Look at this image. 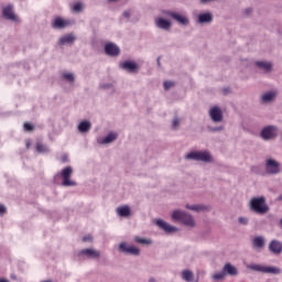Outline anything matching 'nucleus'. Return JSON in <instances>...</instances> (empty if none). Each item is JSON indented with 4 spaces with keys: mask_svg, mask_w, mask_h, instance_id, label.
I'll return each mask as SVG.
<instances>
[{
    "mask_svg": "<svg viewBox=\"0 0 282 282\" xmlns=\"http://www.w3.org/2000/svg\"><path fill=\"white\" fill-rule=\"evenodd\" d=\"M118 135L116 133H109L106 138L102 140V144H109L110 142H113Z\"/></svg>",
    "mask_w": 282,
    "mask_h": 282,
    "instance_id": "28",
    "label": "nucleus"
},
{
    "mask_svg": "<svg viewBox=\"0 0 282 282\" xmlns=\"http://www.w3.org/2000/svg\"><path fill=\"white\" fill-rule=\"evenodd\" d=\"M187 160H197L198 162H210V153L208 152H191L186 155Z\"/></svg>",
    "mask_w": 282,
    "mask_h": 282,
    "instance_id": "5",
    "label": "nucleus"
},
{
    "mask_svg": "<svg viewBox=\"0 0 282 282\" xmlns=\"http://www.w3.org/2000/svg\"><path fill=\"white\" fill-rule=\"evenodd\" d=\"M63 162H67V156H64V158H63Z\"/></svg>",
    "mask_w": 282,
    "mask_h": 282,
    "instance_id": "44",
    "label": "nucleus"
},
{
    "mask_svg": "<svg viewBox=\"0 0 282 282\" xmlns=\"http://www.w3.org/2000/svg\"><path fill=\"white\" fill-rule=\"evenodd\" d=\"M83 11V3L77 2L73 6V12H82Z\"/></svg>",
    "mask_w": 282,
    "mask_h": 282,
    "instance_id": "32",
    "label": "nucleus"
},
{
    "mask_svg": "<svg viewBox=\"0 0 282 282\" xmlns=\"http://www.w3.org/2000/svg\"><path fill=\"white\" fill-rule=\"evenodd\" d=\"M74 174V170L72 166H66L61 171V177L63 180L62 186H76V182L72 181V175Z\"/></svg>",
    "mask_w": 282,
    "mask_h": 282,
    "instance_id": "3",
    "label": "nucleus"
},
{
    "mask_svg": "<svg viewBox=\"0 0 282 282\" xmlns=\"http://www.w3.org/2000/svg\"><path fill=\"white\" fill-rule=\"evenodd\" d=\"M209 116L214 122H221L224 120V115L219 107H214L209 111Z\"/></svg>",
    "mask_w": 282,
    "mask_h": 282,
    "instance_id": "11",
    "label": "nucleus"
},
{
    "mask_svg": "<svg viewBox=\"0 0 282 282\" xmlns=\"http://www.w3.org/2000/svg\"><path fill=\"white\" fill-rule=\"evenodd\" d=\"M135 241H137V243H151V241H149L147 239H143V238H140V237H137Z\"/></svg>",
    "mask_w": 282,
    "mask_h": 282,
    "instance_id": "36",
    "label": "nucleus"
},
{
    "mask_svg": "<svg viewBox=\"0 0 282 282\" xmlns=\"http://www.w3.org/2000/svg\"><path fill=\"white\" fill-rule=\"evenodd\" d=\"M182 279H184V281H187V282L193 281V272L191 270L183 271Z\"/></svg>",
    "mask_w": 282,
    "mask_h": 282,
    "instance_id": "27",
    "label": "nucleus"
},
{
    "mask_svg": "<svg viewBox=\"0 0 282 282\" xmlns=\"http://www.w3.org/2000/svg\"><path fill=\"white\" fill-rule=\"evenodd\" d=\"M252 243L259 250H263V248H265V239L261 236L253 238Z\"/></svg>",
    "mask_w": 282,
    "mask_h": 282,
    "instance_id": "20",
    "label": "nucleus"
},
{
    "mask_svg": "<svg viewBox=\"0 0 282 282\" xmlns=\"http://www.w3.org/2000/svg\"><path fill=\"white\" fill-rule=\"evenodd\" d=\"M119 248L120 250H122L123 252H127L128 254H134L137 257L138 254H140V249H138L134 246L127 247L124 242L120 243Z\"/></svg>",
    "mask_w": 282,
    "mask_h": 282,
    "instance_id": "15",
    "label": "nucleus"
},
{
    "mask_svg": "<svg viewBox=\"0 0 282 282\" xmlns=\"http://www.w3.org/2000/svg\"><path fill=\"white\" fill-rule=\"evenodd\" d=\"M79 257H87V259H98L100 252L95 249H84L79 251Z\"/></svg>",
    "mask_w": 282,
    "mask_h": 282,
    "instance_id": "13",
    "label": "nucleus"
},
{
    "mask_svg": "<svg viewBox=\"0 0 282 282\" xmlns=\"http://www.w3.org/2000/svg\"><path fill=\"white\" fill-rule=\"evenodd\" d=\"M239 223H240V224H248V219H246V218H239Z\"/></svg>",
    "mask_w": 282,
    "mask_h": 282,
    "instance_id": "39",
    "label": "nucleus"
},
{
    "mask_svg": "<svg viewBox=\"0 0 282 282\" xmlns=\"http://www.w3.org/2000/svg\"><path fill=\"white\" fill-rule=\"evenodd\" d=\"M223 271L225 272V274H230V276H237L239 274L237 268H235L230 263H226Z\"/></svg>",
    "mask_w": 282,
    "mask_h": 282,
    "instance_id": "17",
    "label": "nucleus"
},
{
    "mask_svg": "<svg viewBox=\"0 0 282 282\" xmlns=\"http://www.w3.org/2000/svg\"><path fill=\"white\" fill-rule=\"evenodd\" d=\"M65 80H68V83H74V74L72 73H64Z\"/></svg>",
    "mask_w": 282,
    "mask_h": 282,
    "instance_id": "33",
    "label": "nucleus"
},
{
    "mask_svg": "<svg viewBox=\"0 0 282 282\" xmlns=\"http://www.w3.org/2000/svg\"><path fill=\"white\" fill-rule=\"evenodd\" d=\"M164 14H167V17H171L172 19L177 21V23H180L181 25H188V19H186V17H184L180 13L164 11Z\"/></svg>",
    "mask_w": 282,
    "mask_h": 282,
    "instance_id": "10",
    "label": "nucleus"
},
{
    "mask_svg": "<svg viewBox=\"0 0 282 282\" xmlns=\"http://www.w3.org/2000/svg\"><path fill=\"white\" fill-rule=\"evenodd\" d=\"M225 278H226L225 271L215 273V274L213 275V279H214L215 281H221V280L225 279Z\"/></svg>",
    "mask_w": 282,
    "mask_h": 282,
    "instance_id": "30",
    "label": "nucleus"
},
{
    "mask_svg": "<svg viewBox=\"0 0 282 282\" xmlns=\"http://www.w3.org/2000/svg\"><path fill=\"white\" fill-rule=\"evenodd\" d=\"M257 67L265 72H272V63L270 62H256Z\"/></svg>",
    "mask_w": 282,
    "mask_h": 282,
    "instance_id": "23",
    "label": "nucleus"
},
{
    "mask_svg": "<svg viewBox=\"0 0 282 282\" xmlns=\"http://www.w3.org/2000/svg\"><path fill=\"white\" fill-rule=\"evenodd\" d=\"M105 52L108 56H118L120 54V47L113 43H107L105 45Z\"/></svg>",
    "mask_w": 282,
    "mask_h": 282,
    "instance_id": "12",
    "label": "nucleus"
},
{
    "mask_svg": "<svg viewBox=\"0 0 282 282\" xmlns=\"http://www.w3.org/2000/svg\"><path fill=\"white\" fill-rule=\"evenodd\" d=\"M224 93H225V94H228V89H224Z\"/></svg>",
    "mask_w": 282,
    "mask_h": 282,
    "instance_id": "45",
    "label": "nucleus"
},
{
    "mask_svg": "<svg viewBox=\"0 0 282 282\" xmlns=\"http://www.w3.org/2000/svg\"><path fill=\"white\" fill-rule=\"evenodd\" d=\"M121 67L122 69H128V72H135L138 69V65L133 62H124Z\"/></svg>",
    "mask_w": 282,
    "mask_h": 282,
    "instance_id": "25",
    "label": "nucleus"
},
{
    "mask_svg": "<svg viewBox=\"0 0 282 282\" xmlns=\"http://www.w3.org/2000/svg\"><path fill=\"white\" fill-rule=\"evenodd\" d=\"M173 85H175L173 82H164L163 87L165 90H169Z\"/></svg>",
    "mask_w": 282,
    "mask_h": 282,
    "instance_id": "34",
    "label": "nucleus"
},
{
    "mask_svg": "<svg viewBox=\"0 0 282 282\" xmlns=\"http://www.w3.org/2000/svg\"><path fill=\"white\" fill-rule=\"evenodd\" d=\"M280 166L281 165L279 164V162H276L272 159H269L267 161V165H265L267 173H269L270 175H276V173L281 172Z\"/></svg>",
    "mask_w": 282,
    "mask_h": 282,
    "instance_id": "7",
    "label": "nucleus"
},
{
    "mask_svg": "<svg viewBox=\"0 0 282 282\" xmlns=\"http://www.w3.org/2000/svg\"><path fill=\"white\" fill-rule=\"evenodd\" d=\"M252 12V9H246L245 14H250Z\"/></svg>",
    "mask_w": 282,
    "mask_h": 282,
    "instance_id": "41",
    "label": "nucleus"
},
{
    "mask_svg": "<svg viewBox=\"0 0 282 282\" xmlns=\"http://www.w3.org/2000/svg\"><path fill=\"white\" fill-rule=\"evenodd\" d=\"M117 213L120 217H129L131 215V208L129 206H121L117 208Z\"/></svg>",
    "mask_w": 282,
    "mask_h": 282,
    "instance_id": "21",
    "label": "nucleus"
},
{
    "mask_svg": "<svg viewBox=\"0 0 282 282\" xmlns=\"http://www.w3.org/2000/svg\"><path fill=\"white\" fill-rule=\"evenodd\" d=\"M123 17H126L127 19H129V12H128V11H124V12H123Z\"/></svg>",
    "mask_w": 282,
    "mask_h": 282,
    "instance_id": "42",
    "label": "nucleus"
},
{
    "mask_svg": "<svg viewBox=\"0 0 282 282\" xmlns=\"http://www.w3.org/2000/svg\"><path fill=\"white\" fill-rule=\"evenodd\" d=\"M172 219H174V221H182V224H184L185 226H189L191 228L195 226V220L193 219V216L182 210L173 212Z\"/></svg>",
    "mask_w": 282,
    "mask_h": 282,
    "instance_id": "2",
    "label": "nucleus"
},
{
    "mask_svg": "<svg viewBox=\"0 0 282 282\" xmlns=\"http://www.w3.org/2000/svg\"><path fill=\"white\" fill-rule=\"evenodd\" d=\"M186 208H188V210H196V213H199V210H206V207L202 206V205H186Z\"/></svg>",
    "mask_w": 282,
    "mask_h": 282,
    "instance_id": "29",
    "label": "nucleus"
},
{
    "mask_svg": "<svg viewBox=\"0 0 282 282\" xmlns=\"http://www.w3.org/2000/svg\"><path fill=\"white\" fill-rule=\"evenodd\" d=\"M83 241H91V236H85V237L83 238Z\"/></svg>",
    "mask_w": 282,
    "mask_h": 282,
    "instance_id": "40",
    "label": "nucleus"
},
{
    "mask_svg": "<svg viewBox=\"0 0 282 282\" xmlns=\"http://www.w3.org/2000/svg\"><path fill=\"white\" fill-rule=\"evenodd\" d=\"M273 98H276V91H269L262 96L263 102H271Z\"/></svg>",
    "mask_w": 282,
    "mask_h": 282,
    "instance_id": "26",
    "label": "nucleus"
},
{
    "mask_svg": "<svg viewBox=\"0 0 282 282\" xmlns=\"http://www.w3.org/2000/svg\"><path fill=\"white\" fill-rule=\"evenodd\" d=\"M0 282H10V281H8L6 279H0Z\"/></svg>",
    "mask_w": 282,
    "mask_h": 282,
    "instance_id": "43",
    "label": "nucleus"
},
{
    "mask_svg": "<svg viewBox=\"0 0 282 282\" xmlns=\"http://www.w3.org/2000/svg\"><path fill=\"white\" fill-rule=\"evenodd\" d=\"M89 129H91V123L89 121H82L78 126V131H80V133H87L89 132Z\"/></svg>",
    "mask_w": 282,
    "mask_h": 282,
    "instance_id": "22",
    "label": "nucleus"
},
{
    "mask_svg": "<svg viewBox=\"0 0 282 282\" xmlns=\"http://www.w3.org/2000/svg\"><path fill=\"white\" fill-rule=\"evenodd\" d=\"M156 26H159L161 30H171V21L165 20L163 18H159L156 21Z\"/></svg>",
    "mask_w": 282,
    "mask_h": 282,
    "instance_id": "19",
    "label": "nucleus"
},
{
    "mask_svg": "<svg viewBox=\"0 0 282 282\" xmlns=\"http://www.w3.org/2000/svg\"><path fill=\"white\" fill-rule=\"evenodd\" d=\"M2 15L8 21H19V17L14 14V7L12 4H8L7 7L2 8Z\"/></svg>",
    "mask_w": 282,
    "mask_h": 282,
    "instance_id": "6",
    "label": "nucleus"
},
{
    "mask_svg": "<svg viewBox=\"0 0 282 282\" xmlns=\"http://www.w3.org/2000/svg\"><path fill=\"white\" fill-rule=\"evenodd\" d=\"M213 21V14L203 13L198 15V23H210Z\"/></svg>",
    "mask_w": 282,
    "mask_h": 282,
    "instance_id": "24",
    "label": "nucleus"
},
{
    "mask_svg": "<svg viewBox=\"0 0 282 282\" xmlns=\"http://www.w3.org/2000/svg\"><path fill=\"white\" fill-rule=\"evenodd\" d=\"M69 25H72V22L61 17L55 18L52 23V28H54L55 30H64V28H69Z\"/></svg>",
    "mask_w": 282,
    "mask_h": 282,
    "instance_id": "8",
    "label": "nucleus"
},
{
    "mask_svg": "<svg viewBox=\"0 0 282 282\" xmlns=\"http://www.w3.org/2000/svg\"><path fill=\"white\" fill-rule=\"evenodd\" d=\"M173 129H177L180 127V119L175 118L172 123Z\"/></svg>",
    "mask_w": 282,
    "mask_h": 282,
    "instance_id": "37",
    "label": "nucleus"
},
{
    "mask_svg": "<svg viewBox=\"0 0 282 282\" xmlns=\"http://www.w3.org/2000/svg\"><path fill=\"white\" fill-rule=\"evenodd\" d=\"M269 250L273 252V254H281L282 252V243L279 240H272L269 245Z\"/></svg>",
    "mask_w": 282,
    "mask_h": 282,
    "instance_id": "16",
    "label": "nucleus"
},
{
    "mask_svg": "<svg viewBox=\"0 0 282 282\" xmlns=\"http://www.w3.org/2000/svg\"><path fill=\"white\" fill-rule=\"evenodd\" d=\"M261 138H263V140H272V138H276V127L268 126L264 128L261 132Z\"/></svg>",
    "mask_w": 282,
    "mask_h": 282,
    "instance_id": "9",
    "label": "nucleus"
},
{
    "mask_svg": "<svg viewBox=\"0 0 282 282\" xmlns=\"http://www.w3.org/2000/svg\"><path fill=\"white\" fill-rule=\"evenodd\" d=\"M249 270H254L256 272H263L264 274H281V269L276 267H263L261 264H250Z\"/></svg>",
    "mask_w": 282,
    "mask_h": 282,
    "instance_id": "4",
    "label": "nucleus"
},
{
    "mask_svg": "<svg viewBox=\"0 0 282 282\" xmlns=\"http://www.w3.org/2000/svg\"><path fill=\"white\" fill-rule=\"evenodd\" d=\"M24 130L25 131H34V126H32V123L25 122Z\"/></svg>",
    "mask_w": 282,
    "mask_h": 282,
    "instance_id": "35",
    "label": "nucleus"
},
{
    "mask_svg": "<svg viewBox=\"0 0 282 282\" xmlns=\"http://www.w3.org/2000/svg\"><path fill=\"white\" fill-rule=\"evenodd\" d=\"M36 151L37 153H45V151H47V147H45L43 143H37Z\"/></svg>",
    "mask_w": 282,
    "mask_h": 282,
    "instance_id": "31",
    "label": "nucleus"
},
{
    "mask_svg": "<svg viewBox=\"0 0 282 282\" xmlns=\"http://www.w3.org/2000/svg\"><path fill=\"white\" fill-rule=\"evenodd\" d=\"M6 213H7L6 206L0 205V215H6Z\"/></svg>",
    "mask_w": 282,
    "mask_h": 282,
    "instance_id": "38",
    "label": "nucleus"
},
{
    "mask_svg": "<svg viewBox=\"0 0 282 282\" xmlns=\"http://www.w3.org/2000/svg\"><path fill=\"white\" fill-rule=\"evenodd\" d=\"M109 1H116V0H109Z\"/></svg>",
    "mask_w": 282,
    "mask_h": 282,
    "instance_id": "47",
    "label": "nucleus"
},
{
    "mask_svg": "<svg viewBox=\"0 0 282 282\" xmlns=\"http://www.w3.org/2000/svg\"><path fill=\"white\" fill-rule=\"evenodd\" d=\"M156 226H159V228H162V230H164L165 232H177V228L171 226L169 223L159 219L156 220Z\"/></svg>",
    "mask_w": 282,
    "mask_h": 282,
    "instance_id": "14",
    "label": "nucleus"
},
{
    "mask_svg": "<svg viewBox=\"0 0 282 282\" xmlns=\"http://www.w3.org/2000/svg\"><path fill=\"white\" fill-rule=\"evenodd\" d=\"M149 282H155V280L154 279H150V281Z\"/></svg>",
    "mask_w": 282,
    "mask_h": 282,
    "instance_id": "46",
    "label": "nucleus"
},
{
    "mask_svg": "<svg viewBox=\"0 0 282 282\" xmlns=\"http://www.w3.org/2000/svg\"><path fill=\"white\" fill-rule=\"evenodd\" d=\"M250 208L258 215H265V213L269 210L268 205L265 204V197H253L250 200Z\"/></svg>",
    "mask_w": 282,
    "mask_h": 282,
    "instance_id": "1",
    "label": "nucleus"
},
{
    "mask_svg": "<svg viewBox=\"0 0 282 282\" xmlns=\"http://www.w3.org/2000/svg\"><path fill=\"white\" fill-rule=\"evenodd\" d=\"M74 41H76V35L70 33L59 39V45H70Z\"/></svg>",
    "mask_w": 282,
    "mask_h": 282,
    "instance_id": "18",
    "label": "nucleus"
}]
</instances>
